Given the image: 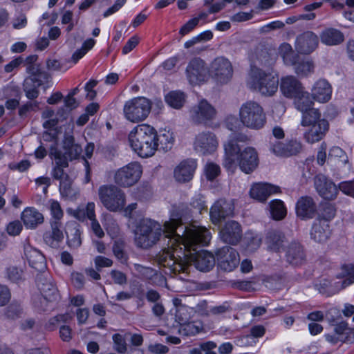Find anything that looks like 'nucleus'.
<instances>
[{
	"mask_svg": "<svg viewBox=\"0 0 354 354\" xmlns=\"http://www.w3.org/2000/svg\"><path fill=\"white\" fill-rule=\"evenodd\" d=\"M165 223L162 225L159 222L149 218L140 219L136 224L134 230V241L138 248L149 249L158 243L162 239H167V248H165L160 255L159 261L163 266L161 258L169 250H174L180 241L176 234L167 236Z\"/></svg>",
	"mask_w": 354,
	"mask_h": 354,
	"instance_id": "3",
	"label": "nucleus"
},
{
	"mask_svg": "<svg viewBox=\"0 0 354 354\" xmlns=\"http://www.w3.org/2000/svg\"><path fill=\"white\" fill-rule=\"evenodd\" d=\"M280 88L286 97L293 98L301 93L304 87L295 77L290 75L281 78Z\"/></svg>",
	"mask_w": 354,
	"mask_h": 354,
	"instance_id": "27",
	"label": "nucleus"
},
{
	"mask_svg": "<svg viewBox=\"0 0 354 354\" xmlns=\"http://www.w3.org/2000/svg\"><path fill=\"white\" fill-rule=\"evenodd\" d=\"M166 102L172 108L179 109L185 102V94L180 91H173L165 95Z\"/></svg>",
	"mask_w": 354,
	"mask_h": 354,
	"instance_id": "41",
	"label": "nucleus"
},
{
	"mask_svg": "<svg viewBox=\"0 0 354 354\" xmlns=\"http://www.w3.org/2000/svg\"><path fill=\"white\" fill-rule=\"evenodd\" d=\"M51 232H46L44 235V242L53 248H57L64 239V234L61 230L62 223L54 221L50 223Z\"/></svg>",
	"mask_w": 354,
	"mask_h": 354,
	"instance_id": "28",
	"label": "nucleus"
},
{
	"mask_svg": "<svg viewBox=\"0 0 354 354\" xmlns=\"http://www.w3.org/2000/svg\"><path fill=\"white\" fill-rule=\"evenodd\" d=\"M7 277L12 282L18 283L22 279L23 271L17 267H9L6 270Z\"/></svg>",
	"mask_w": 354,
	"mask_h": 354,
	"instance_id": "58",
	"label": "nucleus"
},
{
	"mask_svg": "<svg viewBox=\"0 0 354 354\" xmlns=\"http://www.w3.org/2000/svg\"><path fill=\"white\" fill-rule=\"evenodd\" d=\"M152 107L151 101L145 97H136L127 100L123 107L124 118L133 123L145 120Z\"/></svg>",
	"mask_w": 354,
	"mask_h": 354,
	"instance_id": "7",
	"label": "nucleus"
},
{
	"mask_svg": "<svg viewBox=\"0 0 354 354\" xmlns=\"http://www.w3.org/2000/svg\"><path fill=\"white\" fill-rule=\"evenodd\" d=\"M184 322H180L183 324L181 327V330L184 335L187 336H193L198 333H199L202 330L203 327L201 326H198L193 322H189L187 324H184Z\"/></svg>",
	"mask_w": 354,
	"mask_h": 354,
	"instance_id": "55",
	"label": "nucleus"
},
{
	"mask_svg": "<svg viewBox=\"0 0 354 354\" xmlns=\"http://www.w3.org/2000/svg\"><path fill=\"white\" fill-rule=\"evenodd\" d=\"M220 174V167L214 163L207 164L205 167L206 177L209 180H213Z\"/></svg>",
	"mask_w": 354,
	"mask_h": 354,
	"instance_id": "64",
	"label": "nucleus"
},
{
	"mask_svg": "<svg viewBox=\"0 0 354 354\" xmlns=\"http://www.w3.org/2000/svg\"><path fill=\"white\" fill-rule=\"evenodd\" d=\"M218 145L217 138L214 133L203 131L196 136L193 147L196 152L202 155H208L216 150Z\"/></svg>",
	"mask_w": 354,
	"mask_h": 354,
	"instance_id": "15",
	"label": "nucleus"
},
{
	"mask_svg": "<svg viewBox=\"0 0 354 354\" xmlns=\"http://www.w3.org/2000/svg\"><path fill=\"white\" fill-rule=\"evenodd\" d=\"M42 84V80L37 77H27L25 79L23 87L26 96L29 100L36 99L39 96L38 87Z\"/></svg>",
	"mask_w": 354,
	"mask_h": 354,
	"instance_id": "37",
	"label": "nucleus"
},
{
	"mask_svg": "<svg viewBox=\"0 0 354 354\" xmlns=\"http://www.w3.org/2000/svg\"><path fill=\"white\" fill-rule=\"evenodd\" d=\"M50 210L52 216L55 221H59L64 215L60 204L56 201H50Z\"/></svg>",
	"mask_w": 354,
	"mask_h": 354,
	"instance_id": "61",
	"label": "nucleus"
},
{
	"mask_svg": "<svg viewBox=\"0 0 354 354\" xmlns=\"http://www.w3.org/2000/svg\"><path fill=\"white\" fill-rule=\"evenodd\" d=\"M134 269L140 274V277L144 279H151L156 274L155 270L140 264H134Z\"/></svg>",
	"mask_w": 354,
	"mask_h": 354,
	"instance_id": "56",
	"label": "nucleus"
},
{
	"mask_svg": "<svg viewBox=\"0 0 354 354\" xmlns=\"http://www.w3.org/2000/svg\"><path fill=\"white\" fill-rule=\"evenodd\" d=\"M21 218L28 229H35L44 221L43 214L34 207H26L22 212Z\"/></svg>",
	"mask_w": 354,
	"mask_h": 354,
	"instance_id": "29",
	"label": "nucleus"
},
{
	"mask_svg": "<svg viewBox=\"0 0 354 354\" xmlns=\"http://www.w3.org/2000/svg\"><path fill=\"white\" fill-rule=\"evenodd\" d=\"M234 206L231 201L220 198L212 206L209 215L213 223H220L234 214Z\"/></svg>",
	"mask_w": 354,
	"mask_h": 354,
	"instance_id": "16",
	"label": "nucleus"
},
{
	"mask_svg": "<svg viewBox=\"0 0 354 354\" xmlns=\"http://www.w3.org/2000/svg\"><path fill=\"white\" fill-rule=\"evenodd\" d=\"M242 124L250 129H260L266 122V116L262 106L254 101L243 104L239 111Z\"/></svg>",
	"mask_w": 354,
	"mask_h": 354,
	"instance_id": "8",
	"label": "nucleus"
},
{
	"mask_svg": "<svg viewBox=\"0 0 354 354\" xmlns=\"http://www.w3.org/2000/svg\"><path fill=\"white\" fill-rule=\"evenodd\" d=\"M67 245L69 248L77 249L82 245L81 232L80 229L75 226L70 229V232L67 233Z\"/></svg>",
	"mask_w": 354,
	"mask_h": 354,
	"instance_id": "47",
	"label": "nucleus"
},
{
	"mask_svg": "<svg viewBox=\"0 0 354 354\" xmlns=\"http://www.w3.org/2000/svg\"><path fill=\"white\" fill-rule=\"evenodd\" d=\"M173 304L176 308V317L178 319L179 322H186L188 319L187 316L183 317V311L187 310V306L183 305L181 299L175 298L173 299Z\"/></svg>",
	"mask_w": 354,
	"mask_h": 354,
	"instance_id": "59",
	"label": "nucleus"
},
{
	"mask_svg": "<svg viewBox=\"0 0 354 354\" xmlns=\"http://www.w3.org/2000/svg\"><path fill=\"white\" fill-rule=\"evenodd\" d=\"M26 257L29 265L37 271H42L46 268L45 257L36 249H30L26 252Z\"/></svg>",
	"mask_w": 354,
	"mask_h": 354,
	"instance_id": "36",
	"label": "nucleus"
},
{
	"mask_svg": "<svg viewBox=\"0 0 354 354\" xmlns=\"http://www.w3.org/2000/svg\"><path fill=\"white\" fill-rule=\"evenodd\" d=\"M197 246H204L201 243L186 244L180 241L174 250H169L161 258L163 266L169 268L174 273L187 272L189 266L194 264L195 268L202 272H208L215 265L214 256L207 252L201 251L192 254L191 250L196 251Z\"/></svg>",
	"mask_w": 354,
	"mask_h": 354,
	"instance_id": "1",
	"label": "nucleus"
},
{
	"mask_svg": "<svg viewBox=\"0 0 354 354\" xmlns=\"http://www.w3.org/2000/svg\"><path fill=\"white\" fill-rule=\"evenodd\" d=\"M64 149L65 152H62V154H65L67 156L68 161L77 158L82 151V147L74 142V138L72 136L65 138Z\"/></svg>",
	"mask_w": 354,
	"mask_h": 354,
	"instance_id": "40",
	"label": "nucleus"
},
{
	"mask_svg": "<svg viewBox=\"0 0 354 354\" xmlns=\"http://www.w3.org/2000/svg\"><path fill=\"white\" fill-rule=\"evenodd\" d=\"M114 343V349L119 353H124L127 351V344L124 338L120 334H114L113 335Z\"/></svg>",
	"mask_w": 354,
	"mask_h": 354,
	"instance_id": "57",
	"label": "nucleus"
},
{
	"mask_svg": "<svg viewBox=\"0 0 354 354\" xmlns=\"http://www.w3.org/2000/svg\"><path fill=\"white\" fill-rule=\"evenodd\" d=\"M233 73V66L225 57H216L209 67V75L218 84L228 83L232 80Z\"/></svg>",
	"mask_w": 354,
	"mask_h": 354,
	"instance_id": "10",
	"label": "nucleus"
},
{
	"mask_svg": "<svg viewBox=\"0 0 354 354\" xmlns=\"http://www.w3.org/2000/svg\"><path fill=\"white\" fill-rule=\"evenodd\" d=\"M206 305V302L203 301V303L198 305V310L200 312V313L203 315L209 316L210 315H222L225 313H226L230 307L229 306H227L225 304L217 306H213L211 307L209 310H201V308L203 306Z\"/></svg>",
	"mask_w": 354,
	"mask_h": 354,
	"instance_id": "49",
	"label": "nucleus"
},
{
	"mask_svg": "<svg viewBox=\"0 0 354 354\" xmlns=\"http://www.w3.org/2000/svg\"><path fill=\"white\" fill-rule=\"evenodd\" d=\"M38 288L43 297L48 301H53L59 297L58 290L55 285L47 278L40 277L37 283Z\"/></svg>",
	"mask_w": 354,
	"mask_h": 354,
	"instance_id": "32",
	"label": "nucleus"
},
{
	"mask_svg": "<svg viewBox=\"0 0 354 354\" xmlns=\"http://www.w3.org/2000/svg\"><path fill=\"white\" fill-rule=\"evenodd\" d=\"M342 277L345 278L343 281L344 286L354 283V265L347 264L342 267Z\"/></svg>",
	"mask_w": 354,
	"mask_h": 354,
	"instance_id": "53",
	"label": "nucleus"
},
{
	"mask_svg": "<svg viewBox=\"0 0 354 354\" xmlns=\"http://www.w3.org/2000/svg\"><path fill=\"white\" fill-rule=\"evenodd\" d=\"M156 129L146 124L136 126L129 135L133 150L142 158L152 156L158 147Z\"/></svg>",
	"mask_w": 354,
	"mask_h": 354,
	"instance_id": "5",
	"label": "nucleus"
},
{
	"mask_svg": "<svg viewBox=\"0 0 354 354\" xmlns=\"http://www.w3.org/2000/svg\"><path fill=\"white\" fill-rule=\"evenodd\" d=\"M156 140L160 149L163 151H167L171 149L174 142V138L172 133L167 131H164L159 135L157 134Z\"/></svg>",
	"mask_w": 354,
	"mask_h": 354,
	"instance_id": "48",
	"label": "nucleus"
},
{
	"mask_svg": "<svg viewBox=\"0 0 354 354\" xmlns=\"http://www.w3.org/2000/svg\"><path fill=\"white\" fill-rule=\"evenodd\" d=\"M49 156L55 160V163L51 172L52 176L60 182L65 178L66 176H68L64 171V168L68 166L67 156L62 154V151L58 149L56 146L50 147Z\"/></svg>",
	"mask_w": 354,
	"mask_h": 354,
	"instance_id": "19",
	"label": "nucleus"
},
{
	"mask_svg": "<svg viewBox=\"0 0 354 354\" xmlns=\"http://www.w3.org/2000/svg\"><path fill=\"white\" fill-rule=\"evenodd\" d=\"M335 213L336 209L333 204H323L319 214V218L317 220L326 221L328 223L335 217Z\"/></svg>",
	"mask_w": 354,
	"mask_h": 354,
	"instance_id": "50",
	"label": "nucleus"
},
{
	"mask_svg": "<svg viewBox=\"0 0 354 354\" xmlns=\"http://www.w3.org/2000/svg\"><path fill=\"white\" fill-rule=\"evenodd\" d=\"M285 258L286 262L293 266L303 264L306 261V253L300 243L291 242L286 248Z\"/></svg>",
	"mask_w": 354,
	"mask_h": 354,
	"instance_id": "23",
	"label": "nucleus"
},
{
	"mask_svg": "<svg viewBox=\"0 0 354 354\" xmlns=\"http://www.w3.org/2000/svg\"><path fill=\"white\" fill-rule=\"evenodd\" d=\"M308 127L309 129L304 133V138L308 143H315L325 136L329 129V123L326 119H322L317 124Z\"/></svg>",
	"mask_w": 354,
	"mask_h": 354,
	"instance_id": "25",
	"label": "nucleus"
},
{
	"mask_svg": "<svg viewBox=\"0 0 354 354\" xmlns=\"http://www.w3.org/2000/svg\"><path fill=\"white\" fill-rule=\"evenodd\" d=\"M279 187L269 183H256L250 190V196L260 202H264L272 194L279 192Z\"/></svg>",
	"mask_w": 354,
	"mask_h": 354,
	"instance_id": "26",
	"label": "nucleus"
},
{
	"mask_svg": "<svg viewBox=\"0 0 354 354\" xmlns=\"http://www.w3.org/2000/svg\"><path fill=\"white\" fill-rule=\"evenodd\" d=\"M216 115L215 108L205 99L200 100L189 110L190 119L196 124H206L213 120Z\"/></svg>",
	"mask_w": 354,
	"mask_h": 354,
	"instance_id": "12",
	"label": "nucleus"
},
{
	"mask_svg": "<svg viewBox=\"0 0 354 354\" xmlns=\"http://www.w3.org/2000/svg\"><path fill=\"white\" fill-rule=\"evenodd\" d=\"M319 38L311 31H306L296 38L295 48L299 54L309 55L318 46Z\"/></svg>",
	"mask_w": 354,
	"mask_h": 354,
	"instance_id": "18",
	"label": "nucleus"
},
{
	"mask_svg": "<svg viewBox=\"0 0 354 354\" xmlns=\"http://www.w3.org/2000/svg\"><path fill=\"white\" fill-rule=\"evenodd\" d=\"M6 315L10 319H16L22 314L21 304L17 301H12L6 309Z\"/></svg>",
	"mask_w": 354,
	"mask_h": 354,
	"instance_id": "54",
	"label": "nucleus"
},
{
	"mask_svg": "<svg viewBox=\"0 0 354 354\" xmlns=\"http://www.w3.org/2000/svg\"><path fill=\"white\" fill-rule=\"evenodd\" d=\"M302 150V145L297 140H291L286 143L276 141L270 146V151L277 156L290 157L295 156Z\"/></svg>",
	"mask_w": 354,
	"mask_h": 354,
	"instance_id": "20",
	"label": "nucleus"
},
{
	"mask_svg": "<svg viewBox=\"0 0 354 354\" xmlns=\"http://www.w3.org/2000/svg\"><path fill=\"white\" fill-rule=\"evenodd\" d=\"M303 113L301 125L304 127L310 126L315 124H317L319 120H322L323 118H321L322 114L320 111L317 109H310L307 111H305Z\"/></svg>",
	"mask_w": 354,
	"mask_h": 354,
	"instance_id": "44",
	"label": "nucleus"
},
{
	"mask_svg": "<svg viewBox=\"0 0 354 354\" xmlns=\"http://www.w3.org/2000/svg\"><path fill=\"white\" fill-rule=\"evenodd\" d=\"M201 18V17L200 16L198 17H195L189 20L180 29L179 33L183 36L188 34L189 32L194 30L195 27L198 24Z\"/></svg>",
	"mask_w": 354,
	"mask_h": 354,
	"instance_id": "62",
	"label": "nucleus"
},
{
	"mask_svg": "<svg viewBox=\"0 0 354 354\" xmlns=\"http://www.w3.org/2000/svg\"><path fill=\"white\" fill-rule=\"evenodd\" d=\"M310 237L315 241L322 243L326 241L330 234V226L326 221L315 220L310 230Z\"/></svg>",
	"mask_w": 354,
	"mask_h": 354,
	"instance_id": "30",
	"label": "nucleus"
},
{
	"mask_svg": "<svg viewBox=\"0 0 354 354\" xmlns=\"http://www.w3.org/2000/svg\"><path fill=\"white\" fill-rule=\"evenodd\" d=\"M99 197L103 205L109 211L117 212L125 205L124 193L113 185H102L99 188Z\"/></svg>",
	"mask_w": 354,
	"mask_h": 354,
	"instance_id": "9",
	"label": "nucleus"
},
{
	"mask_svg": "<svg viewBox=\"0 0 354 354\" xmlns=\"http://www.w3.org/2000/svg\"><path fill=\"white\" fill-rule=\"evenodd\" d=\"M225 158L223 162L224 167L234 171L239 166L240 169L250 174L259 165V154L257 149L252 147L241 149L240 146L234 141L224 145Z\"/></svg>",
	"mask_w": 354,
	"mask_h": 354,
	"instance_id": "4",
	"label": "nucleus"
},
{
	"mask_svg": "<svg viewBox=\"0 0 354 354\" xmlns=\"http://www.w3.org/2000/svg\"><path fill=\"white\" fill-rule=\"evenodd\" d=\"M290 66H294L295 72L299 77H306L313 73L315 68L313 61L301 59L299 55L295 63Z\"/></svg>",
	"mask_w": 354,
	"mask_h": 354,
	"instance_id": "39",
	"label": "nucleus"
},
{
	"mask_svg": "<svg viewBox=\"0 0 354 354\" xmlns=\"http://www.w3.org/2000/svg\"><path fill=\"white\" fill-rule=\"evenodd\" d=\"M286 241L284 234L277 230L269 231L266 236V244L269 250L278 252L283 248Z\"/></svg>",
	"mask_w": 354,
	"mask_h": 354,
	"instance_id": "34",
	"label": "nucleus"
},
{
	"mask_svg": "<svg viewBox=\"0 0 354 354\" xmlns=\"http://www.w3.org/2000/svg\"><path fill=\"white\" fill-rule=\"evenodd\" d=\"M297 216L302 219H309L314 217L317 205L310 196H305L299 198L296 203Z\"/></svg>",
	"mask_w": 354,
	"mask_h": 354,
	"instance_id": "24",
	"label": "nucleus"
},
{
	"mask_svg": "<svg viewBox=\"0 0 354 354\" xmlns=\"http://www.w3.org/2000/svg\"><path fill=\"white\" fill-rule=\"evenodd\" d=\"M142 173V166L138 162H131L115 172V183L121 187L132 186L140 178Z\"/></svg>",
	"mask_w": 354,
	"mask_h": 354,
	"instance_id": "11",
	"label": "nucleus"
},
{
	"mask_svg": "<svg viewBox=\"0 0 354 354\" xmlns=\"http://www.w3.org/2000/svg\"><path fill=\"white\" fill-rule=\"evenodd\" d=\"M113 252L115 257L122 263H126L128 260V256L124 252V243L121 240H117L113 245Z\"/></svg>",
	"mask_w": 354,
	"mask_h": 354,
	"instance_id": "51",
	"label": "nucleus"
},
{
	"mask_svg": "<svg viewBox=\"0 0 354 354\" xmlns=\"http://www.w3.org/2000/svg\"><path fill=\"white\" fill-rule=\"evenodd\" d=\"M190 209L187 205L182 203L174 205L169 221L165 222V227L167 236L176 234L180 241H184L186 244L201 243L207 245L212 239L208 229L202 226H182V220L189 216Z\"/></svg>",
	"mask_w": 354,
	"mask_h": 354,
	"instance_id": "2",
	"label": "nucleus"
},
{
	"mask_svg": "<svg viewBox=\"0 0 354 354\" xmlns=\"http://www.w3.org/2000/svg\"><path fill=\"white\" fill-rule=\"evenodd\" d=\"M329 322L335 326V332L339 335H346L345 337H342L341 341L352 343L354 342V329L348 327V324L342 321L338 324H335V319L328 318Z\"/></svg>",
	"mask_w": 354,
	"mask_h": 354,
	"instance_id": "38",
	"label": "nucleus"
},
{
	"mask_svg": "<svg viewBox=\"0 0 354 354\" xmlns=\"http://www.w3.org/2000/svg\"><path fill=\"white\" fill-rule=\"evenodd\" d=\"M332 89L330 84L325 80H318L312 89V96L319 102H326L331 97Z\"/></svg>",
	"mask_w": 354,
	"mask_h": 354,
	"instance_id": "31",
	"label": "nucleus"
},
{
	"mask_svg": "<svg viewBox=\"0 0 354 354\" xmlns=\"http://www.w3.org/2000/svg\"><path fill=\"white\" fill-rule=\"evenodd\" d=\"M247 86L265 96H272L278 90L279 77L270 72L252 67L246 81Z\"/></svg>",
	"mask_w": 354,
	"mask_h": 354,
	"instance_id": "6",
	"label": "nucleus"
},
{
	"mask_svg": "<svg viewBox=\"0 0 354 354\" xmlns=\"http://www.w3.org/2000/svg\"><path fill=\"white\" fill-rule=\"evenodd\" d=\"M320 39L323 44L327 46H336L344 41V35L339 30L327 28L322 32Z\"/></svg>",
	"mask_w": 354,
	"mask_h": 354,
	"instance_id": "33",
	"label": "nucleus"
},
{
	"mask_svg": "<svg viewBox=\"0 0 354 354\" xmlns=\"http://www.w3.org/2000/svg\"><path fill=\"white\" fill-rule=\"evenodd\" d=\"M315 187L319 195L326 200L335 199L338 194L337 185L331 179L319 174L314 178Z\"/></svg>",
	"mask_w": 354,
	"mask_h": 354,
	"instance_id": "17",
	"label": "nucleus"
},
{
	"mask_svg": "<svg viewBox=\"0 0 354 354\" xmlns=\"http://www.w3.org/2000/svg\"><path fill=\"white\" fill-rule=\"evenodd\" d=\"M218 266L223 270L231 272L235 269L240 261L239 254L235 249L226 245L216 252Z\"/></svg>",
	"mask_w": 354,
	"mask_h": 354,
	"instance_id": "14",
	"label": "nucleus"
},
{
	"mask_svg": "<svg viewBox=\"0 0 354 354\" xmlns=\"http://www.w3.org/2000/svg\"><path fill=\"white\" fill-rule=\"evenodd\" d=\"M315 288L322 295L330 296L334 293L331 282L327 279H321L316 281Z\"/></svg>",
	"mask_w": 354,
	"mask_h": 354,
	"instance_id": "52",
	"label": "nucleus"
},
{
	"mask_svg": "<svg viewBox=\"0 0 354 354\" xmlns=\"http://www.w3.org/2000/svg\"><path fill=\"white\" fill-rule=\"evenodd\" d=\"M295 99V104L298 110L301 112L307 111L311 108L313 101L308 92L303 89L297 96L293 97Z\"/></svg>",
	"mask_w": 354,
	"mask_h": 354,
	"instance_id": "43",
	"label": "nucleus"
},
{
	"mask_svg": "<svg viewBox=\"0 0 354 354\" xmlns=\"http://www.w3.org/2000/svg\"><path fill=\"white\" fill-rule=\"evenodd\" d=\"M280 54L286 65L295 64L299 58V55L292 50V46L288 43L281 45Z\"/></svg>",
	"mask_w": 354,
	"mask_h": 354,
	"instance_id": "46",
	"label": "nucleus"
},
{
	"mask_svg": "<svg viewBox=\"0 0 354 354\" xmlns=\"http://www.w3.org/2000/svg\"><path fill=\"white\" fill-rule=\"evenodd\" d=\"M209 68L205 62L198 57L192 59L186 68V75L191 84H199L208 78Z\"/></svg>",
	"mask_w": 354,
	"mask_h": 354,
	"instance_id": "13",
	"label": "nucleus"
},
{
	"mask_svg": "<svg viewBox=\"0 0 354 354\" xmlns=\"http://www.w3.org/2000/svg\"><path fill=\"white\" fill-rule=\"evenodd\" d=\"M38 56L31 55L24 59V64L26 66V73L30 75L29 77L45 78L46 74L41 71L40 66L37 63Z\"/></svg>",
	"mask_w": 354,
	"mask_h": 354,
	"instance_id": "35",
	"label": "nucleus"
},
{
	"mask_svg": "<svg viewBox=\"0 0 354 354\" xmlns=\"http://www.w3.org/2000/svg\"><path fill=\"white\" fill-rule=\"evenodd\" d=\"M197 167L195 160L187 159L182 161L174 169L175 179L180 183H186L191 180L194 176Z\"/></svg>",
	"mask_w": 354,
	"mask_h": 354,
	"instance_id": "22",
	"label": "nucleus"
},
{
	"mask_svg": "<svg viewBox=\"0 0 354 354\" xmlns=\"http://www.w3.org/2000/svg\"><path fill=\"white\" fill-rule=\"evenodd\" d=\"M270 212L274 220H281L286 215V209L283 202L280 200H274L270 203Z\"/></svg>",
	"mask_w": 354,
	"mask_h": 354,
	"instance_id": "45",
	"label": "nucleus"
},
{
	"mask_svg": "<svg viewBox=\"0 0 354 354\" xmlns=\"http://www.w3.org/2000/svg\"><path fill=\"white\" fill-rule=\"evenodd\" d=\"M220 236L223 242L236 245L242 237L241 226L235 221H229L225 223L221 229Z\"/></svg>",
	"mask_w": 354,
	"mask_h": 354,
	"instance_id": "21",
	"label": "nucleus"
},
{
	"mask_svg": "<svg viewBox=\"0 0 354 354\" xmlns=\"http://www.w3.org/2000/svg\"><path fill=\"white\" fill-rule=\"evenodd\" d=\"M337 189L344 194L354 197V180L340 183Z\"/></svg>",
	"mask_w": 354,
	"mask_h": 354,
	"instance_id": "63",
	"label": "nucleus"
},
{
	"mask_svg": "<svg viewBox=\"0 0 354 354\" xmlns=\"http://www.w3.org/2000/svg\"><path fill=\"white\" fill-rule=\"evenodd\" d=\"M61 196L67 199H73L77 195V191L72 187V180L69 176H66L64 180L59 182V187Z\"/></svg>",
	"mask_w": 354,
	"mask_h": 354,
	"instance_id": "42",
	"label": "nucleus"
},
{
	"mask_svg": "<svg viewBox=\"0 0 354 354\" xmlns=\"http://www.w3.org/2000/svg\"><path fill=\"white\" fill-rule=\"evenodd\" d=\"M39 103L37 101L28 102L19 109V115L21 118L25 117L30 111H37L39 109Z\"/></svg>",
	"mask_w": 354,
	"mask_h": 354,
	"instance_id": "60",
	"label": "nucleus"
}]
</instances>
